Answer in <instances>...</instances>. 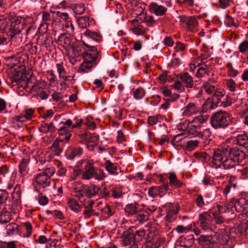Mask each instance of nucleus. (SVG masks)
<instances>
[{
    "label": "nucleus",
    "mask_w": 248,
    "mask_h": 248,
    "mask_svg": "<svg viewBox=\"0 0 248 248\" xmlns=\"http://www.w3.org/2000/svg\"><path fill=\"white\" fill-rule=\"evenodd\" d=\"M178 18L180 26H186L188 31L194 32L198 30V22L194 16L183 15L180 16Z\"/></svg>",
    "instance_id": "10"
},
{
    "label": "nucleus",
    "mask_w": 248,
    "mask_h": 248,
    "mask_svg": "<svg viewBox=\"0 0 248 248\" xmlns=\"http://www.w3.org/2000/svg\"><path fill=\"white\" fill-rule=\"evenodd\" d=\"M234 207L235 211L241 213L243 216H248V197H241L238 199L232 198L229 204L226 205L227 210Z\"/></svg>",
    "instance_id": "8"
},
{
    "label": "nucleus",
    "mask_w": 248,
    "mask_h": 248,
    "mask_svg": "<svg viewBox=\"0 0 248 248\" xmlns=\"http://www.w3.org/2000/svg\"><path fill=\"white\" fill-rule=\"evenodd\" d=\"M139 9V13H136V15L139 17L140 19L145 22L148 27H153L156 24V20L154 19L152 16H146L143 12V9L141 7H138Z\"/></svg>",
    "instance_id": "18"
},
{
    "label": "nucleus",
    "mask_w": 248,
    "mask_h": 248,
    "mask_svg": "<svg viewBox=\"0 0 248 248\" xmlns=\"http://www.w3.org/2000/svg\"><path fill=\"white\" fill-rule=\"evenodd\" d=\"M193 226H195V222H193L189 224L186 227H185L182 225H178L176 227L175 230L178 233H186L188 232H190L192 230Z\"/></svg>",
    "instance_id": "41"
},
{
    "label": "nucleus",
    "mask_w": 248,
    "mask_h": 248,
    "mask_svg": "<svg viewBox=\"0 0 248 248\" xmlns=\"http://www.w3.org/2000/svg\"><path fill=\"white\" fill-rule=\"evenodd\" d=\"M64 23V24H63V28L66 31V33H68L69 34H74V26L73 25L72 21Z\"/></svg>",
    "instance_id": "54"
},
{
    "label": "nucleus",
    "mask_w": 248,
    "mask_h": 248,
    "mask_svg": "<svg viewBox=\"0 0 248 248\" xmlns=\"http://www.w3.org/2000/svg\"><path fill=\"white\" fill-rule=\"evenodd\" d=\"M199 222L202 230L205 232L213 231V218L208 212H204L199 215Z\"/></svg>",
    "instance_id": "11"
},
{
    "label": "nucleus",
    "mask_w": 248,
    "mask_h": 248,
    "mask_svg": "<svg viewBox=\"0 0 248 248\" xmlns=\"http://www.w3.org/2000/svg\"><path fill=\"white\" fill-rule=\"evenodd\" d=\"M134 99L137 100L142 99L146 95L145 89L142 87H139L136 89H133L131 92Z\"/></svg>",
    "instance_id": "32"
},
{
    "label": "nucleus",
    "mask_w": 248,
    "mask_h": 248,
    "mask_svg": "<svg viewBox=\"0 0 248 248\" xmlns=\"http://www.w3.org/2000/svg\"><path fill=\"white\" fill-rule=\"evenodd\" d=\"M74 12L75 14L80 15L85 12V7L82 4L76 5L74 8Z\"/></svg>",
    "instance_id": "63"
},
{
    "label": "nucleus",
    "mask_w": 248,
    "mask_h": 248,
    "mask_svg": "<svg viewBox=\"0 0 248 248\" xmlns=\"http://www.w3.org/2000/svg\"><path fill=\"white\" fill-rule=\"evenodd\" d=\"M166 7L159 5L155 2H152L148 6V11L151 14H153L158 16H163L166 14L168 12V7L172 6V1L171 0H166L164 2Z\"/></svg>",
    "instance_id": "9"
},
{
    "label": "nucleus",
    "mask_w": 248,
    "mask_h": 248,
    "mask_svg": "<svg viewBox=\"0 0 248 248\" xmlns=\"http://www.w3.org/2000/svg\"><path fill=\"white\" fill-rule=\"evenodd\" d=\"M124 210L126 215L128 216H132L135 215L138 212L136 205H134L133 204H130L126 205Z\"/></svg>",
    "instance_id": "44"
},
{
    "label": "nucleus",
    "mask_w": 248,
    "mask_h": 248,
    "mask_svg": "<svg viewBox=\"0 0 248 248\" xmlns=\"http://www.w3.org/2000/svg\"><path fill=\"white\" fill-rule=\"evenodd\" d=\"M234 119L229 112L220 110L213 114L210 124L215 129H225L233 123Z\"/></svg>",
    "instance_id": "6"
},
{
    "label": "nucleus",
    "mask_w": 248,
    "mask_h": 248,
    "mask_svg": "<svg viewBox=\"0 0 248 248\" xmlns=\"http://www.w3.org/2000/svg\"><path fill=\"white\" fill-rule=\"evenodd\" d=\"M243 151L237 147H230L223 144L213 149L211 165L216 168H223L225 170L236 169L246 157Z\"/></svg>",
    "instance_id": "1"
},
{
    "label": "nucleus",
    "mask_w": 248,
    "mask_h": 248,
    "mask_svg": "<svg viewBox=\"0 0 248 248\" xmlns=\"http://www.w3.org/2000/svg\"><path fill=\"white\" fill-rule=\"evenodd\" d=\"M11 219V215L9 211H3L0 214V223L6 224Z\"/></svg>",
    "instance_id": "45"
},
{
    "label": "nucleus",
    "mask_w": 248,
    "mask_h": 248,
    "mask_svg": "<svg viewBox=\"0 0 248 248\" xmlns=\"http://www.w3.org/2000/svg\"><path fill=\"white\" fill-rule=\"evenodd\" d=\"M223 207L220 205H217L216 206L213 207L209 209L208 213L209 215L212 214L214 218L215 223L217 224H221L224 222V219L219 212H221Z\"/></svg>",
    "instance_id": "19"
},
{
    "label": "nucleus",
    "mask_w": 248,
    "mask_h": 248,
    "mask_svg": "<svg viewBox=\"0 0 248 248\" xmlns=\"http://www.w3.org/2000/svg\"><path fill=\"white\" fill-rule=\"evenodd\" d=\"M197 240H198L199 244L203 248H213L216 244L213 236L211 235H201Z\"/></svg>",
    "instance_id": "17"
},
{
    "label": "nucleus",
    "mask_w": 248,
    "mask_h": 248,
    "mask_svg": "<svg viewBox=\"0 0 248 248\" xmlns=\"http://www.w3.org/2000/svg\"><path fill=\"white\" fill-rule=\"evenodd\" d=\"M24 27V20L22 18H17L12 23L10 28L9 36L13 38L19 34Z\"/></svg>",
    "instance_id": "16"
},
{
    "label": "nucleus",
    "mask_w": 248,
    "mask_h": 248,
    "mask_svg": "<svg viewBox=\"0 0 248 248\" xmlns=\"http://www.w3.org/2000/svg\"><path fill=\"white\" fill-rule=\"evenodd\" d=\"M67 205L69 208L75 213H78L80 212L81 206L78 203V202L73 198H70L68 199L67 202Z\"/></svg>",
    "instance_id": "31"
},
{
    "label": "nucleus",
    "mask_w": 248,
    "mask_h": 248,
    "mask_svg": "<svg viewBox=\"0 0 248 248\" xmlns=\"http://www.w3.org/2000/svg\"><path fill=\"white\" fill-rule=\"evenodd\" d=\"M236 170L237 173H238L240 175L246 176L243 177V178L248 177V169L247 167H241L239 166L237 167Z\"/></svg>",
    "instance_id": "61"
},
{
    "label": "nucleus",
    "mask_w": 248,
    "mask_h": 248,
    "mask_svg": "<svg viewBox=\"0 0 248 248\" xmlns=\"http://www.w3.org/2000/svg\"><path fill=\"white\" fill-rule=\"evenodd\" d=\"M21 70L16 72L15 75L11 77V80L13 86H16L17 88H23L27 92H33L36 93L46 91L44 90L45 83L44 81H38L32 84L30 79H25L21 78L22 72L24 69V66L20 65Z\"/></svg>",
    "instance_id": "3"
},
{
    "label": "nucleus",
    "mask_w": 248,
    "mask_h": 248,
    "mask_svg": "<svg viewBox=\"0 0 248 248\" xmlns=\"http://www.w3.org/2000/svg\"><path fill=\"white\" fill-rule=\"evenodd\" d=\"M202 89L204 90L205 93L208 94H213L217 90L214 85L208 81H204L202 85Z\"/></svg>",
    "instance_id": "39"
},
{
    "label": "nucleus",
    "mask_w": 248,
    "mask_h": 248,
    "mask_svg": "<svg viewBox=\"0 0 248 248\" xmlns=\"http://www.w3.org/2000/svg\"><path fill=\"white\" fill-rule=\"evenodd\" d=\"M30 157L26 155L25 157L22 158L20 161L18 167H19V171L22 176H25L28 174V164L30 163Z\"/></svg>",
    "instance_id": "24"
},
{
    "label": "nucleus",
    "mask_w": 248,
    "mask_h": 248,
    "mask_svg": "<svg viewBox=\"0 0 248 248\" xmlns=\"http://www.w3.org/2000/svg\"><path fill=\"white\" fill-rule=\"evenodd\" d=\"M72 121L71 119L66 120L65 122H62V127L58 129V133L59 136L61 137V140L62 141H68L71 136V124Z\"/></svg>",
    "instance_id": "12"
},
{
    "label": "nucleus",
    "mask_w": 248,
    "mask_h": 248,
    "mask_svg": "<svg viewBox=\"0 0 248 248\" xmlns=\"http://www.w3.org/2000/svg\"><path fill=\"white\" fill-rule=\"evenodd\" d=\"M226 86L229 90L231 92H234L236 88L235 81L232 79H226Z\"/></svg>",
    "instance_id": "57"
},
{
    "label": "nucleus",
    "mask_w": 248,
    "mask_h": 248,
    "mask_svg": "<svg viewBox=\"0 0 248 248\" xmlns=\"http://www.w3.org/2000/svg\"><path fill=\"white\" fill-rule=\"evenodd\" d=\"M56 170L50 167L44 169L42 172L37 174L35 176L36 186L40 189H45L49 186L51 182L50 178L54 174Z\"/></svg>",
    "instance_id": "7"
},
{
    "label": "nucleus",
    "mask_w": 248,
    "mask_h": 248,
    "mask_svg": "<svg viewBox=\"0 0 248 248\" xmlns=\"http://www.w3.org/2000/svg\"><path fill=\"white\" fill-rule=\"evenodd\" d=\"M18 229L17 225L15 223H9L6 226V230H7V235L10 236L14 235L16 231Z\"/></svg>",
    "instance_id": "51"
},
{
    "label": "nucleus",
    "mask_w": 248,
    "mask_h": 248,
    "mask_svg": "<svg viewBox=\"0 0 248 248\" xmlns=\"http://www.w3.org/2000/svg\"><path fill=\"white\" fill-rule=\"evenodd\" d=\"M236 143L240 146L248 145V137L246 134H239L236 137Z\"/></svg>",
    "instance_id": "40"
},
{
    "label": "nucleus",
    "mask_w": 248,
    "mask_h": 248,
    "mask_svg": "<svg viewBox=\"0 0 248 248\" xmlns=\"http://www.w3.org/2000/svg\"><path fill=\"white\" fill-rule=\"evenodd\" d=\"M12 198L21 200V191L20 190V186L17 185L15 186L13 194H12Z\"/></svg>",
    "instance_id": "55"
},
{
    "label": "nucleus",
    "mask_w": 248,
    "mask_h": 248,
    "mask_svg": "<svg viewBox=\"0 0 248 248\" xmlns=\"http://www.w3.org/2000/svg\"><path fill=\"white\" fill-rule=\"evenodd\" d=\"M84 208L85 209L84 211H83V215H84V219H88L92 216H99V213L95 212L94 210L93 209V207Z\"/></svg>",
    "instance_id": "42"
},
{
    "label": "nucleus",
    "mask_w": 248,
    "mask_h": 248,
    "mask_svg": "<svg viewBox=\"0 0 248 248\" xmlns=\"http://www.w3.org/2000/svg\"><path fill=\"white\" fill-rule=\"evenodd\" d=\"M60 79L65 82H68V84H73L75 82L74 75H62V76H59Z\"/></svg>",
    "instance_id": "52"
},
{
    "label": "nucleus",
    "mask_w": 248,
    "mask_h": 248,
    "mask_svg": "<svg viewBox=\"0 0 248 248\" xmlns=\"http://www.w3.org/2000/svg\"><path fill=\"white\" fill-rule=\"evenodd\" d=\"M84 34L88 39H92L98 42L101 40V34L96 31L86 30Z\"/></svg>",
    "instance_id": "34"
},
{
    "label": "nucleus",
    "mask_w": 248,
    "mask_h": 248,
    "mask_svg": "<svg viewBox=\"0 0 248 248\" xmlns=\"http://www.w3.org/2000/svg\"><path fill=\"white\" fill-rule=\"evenodd\" d=\"M56 15L61 22L66 23L71 21V18L69 17L68 14L67 13H62L60 11H58L56 12Z\"/></svg>",
    "instance_id": "48"
},
{
    "label": "nucleus",
    "mask_w": 248,
    "mask_h": 248,
    "mask_svg": "<svg viewBox=\"0 0 248 248\" xmlns=\"http://www.w3.org/2000/svg\"><path fill=\"white\" fill-rule=\"evenodd\" d=\"M56 165L58 168V171H57V174L60 176H65L66 172V168L64 167L62 163L60 161H56Z\"/></svg>",
    "instance_id": "49"
},
{
    "label": "nucleus",
    "mask_w": 248,
    "mask_h": 248,
    "mask_svg": "<svg viewBox=\"0 0 248 248\" xmlns=\"http://www.w3.org/2000/svg\"><path fill=\"white\" fill-rule=\"evenodd\" d=\"M70 35L71 34L62 33L59 36L57 41L59 46H62L67 51L70 50L71 46L74 45L73 44V38Z\"/></svg>",
    "instance_id": "15"
},
{
    "label": "nucleus",
    "mask_w": 248,
    "mask_h": 248,
    "mask_svg": "<svg viewBox=\"0 0 248 248\" xmlns=\"http://www.w3.org/2000/svg\"><path fill=\"white\" fill-rule=\"evenodd\" d=\"M105 170L109 173L113 175L117 174L118 170V164L116 163H113L109 160H107L104 164Z\"/></svg>",
    "instance_id": "30"
},
{
    "label": "nucleus",
    "mask_w": 248,
    "mask_h": 248,
    "mask_svg": "<svg viewBox=\"0 0 248 248\" xmlns=\"http://www.w3.org/2000/svg\"><path fill=\"white\" fill-rule=\"evenodd\" d=\"M207 120L206 116L202 115L194 117L192 121L188 123L186 130L188 135L191 138L199 137L207 140L211 137L212 132L210 128L203 125Z\"/></svg>",
    "instance_id": "2"
},
{
    "label": "nucleus",
    "mask_w": 248,
    "mask_h": 248,
    "mask_svg": "<svg viewBox=\"0 0 248 248\" xmlns=\"http://www.w3.org/2000/svg\"><path fill=\"white\" fill-rule=\"evenodd\" d=\"M129 23L131 24L130 31L136 35H142L148 31V28L142 26V22L137 19L129 20Z\"/></svg>",
    "instance_id": "13"
},
{
    "label": "nucleus",
    "mask_w": 248,
    "mask_h": 248,
    "mask_svg": "<svg viewBox=\"0 0 248 248\" xmlns=\"http://www.w3.org/2000/svg\"><path fill=\"white\" fill-rule=\"evenodd\" d=\"M168 179L171 187L174 188H179L182 186V182L178 179L174 172L169 173Z\"/></svg>",
    "instance_id": "27"
},
{
    "label": "nucleus",
    "mask_w": 248,
    "mask_h": 248,
    "mask_svg": "<svg viewBox=\"0 0 248 248\" xmlns=\"http://www.w3.org/2000/svg\"><path fill=\"white\" fill-rule=\"evenodd\" d=\"M180 78L182 83L184 84L186 87L191 88L193 87L194 82L193 78L187 72L180 74Z\"/></svg>",
    "instance_id": "25"
},
{
    "label": "nucleus",
    "mask_w": 248,
    "mask_h": 248,
    "mask_svg": "<svg viewBox=\"0 0 248 248\" xmlns=\"http://www.w3.org/2000/svg\"><path fill=\"white\" fill-rule=\"evenodd\" d=\"M154 236V233L148 232L147 238H146L145 242L144 243L145 248H158V247H156L154 243V238L153 237Z\"/></svg>",
    "instance_id": "36"
},
{
    "label": "nucleus",
    "mask_w": 248,
    "mask_h": 248,
    "mask_svg": "<svg viewBox=\"0 0 248 248\" xmlns=\"http://www.w3.org/2000/svg\"><path fill=\"white\" fill-rule=\"evenodd\" d=\"M79 163L84 165L81 178L84 180L94 179L96 181H103L106 177L105 172L103 170L98 169L94 166V162L92 160H82Z\"/></svg>",
    "instance_id": "5"
},
{
    "label": "nucleus",
    "mask_w": 248,
    "mask_h": 248,
    "mask_svg": "<svg viewBox=\"0 0 248 248\" xmlns=\"http://www.w3.org/2000/svg\"><path fill=\"white\" fill-rule=\"evenodd\" d=\"M83 46L89 48V51L85 52L84 56V62L80 64L78 70L80 74H85L90 72L96 65V61L100 59L99 51L95 47L85 43L82 41Z\"/></svg>",
    "instance_id": "4"
},
{
    "label": "nucleus",
    "mask_w": 248,
    "mask_h": 248,
    "mask_svg": "<svg viewBox=\"0 0 248 248\" xmlns=\"http://www.w3.org/2000/svg\"><path fill=\"white\" fill-rule=\"evenodd\" d=\"M180 242L184 243V247H189L191 246L194 241V238L192 234L188 235L186 236H182L180 237Z\"/></svg>",
    "instance_id": "38"
},
{
    "label": "nucleus",
    "mask_w": 248,
    "mask_h": 248,
    "mask_svg": "<svg viewBox=\"0 0 248 248\" xmlns=\"http://www.w3.org/2000/svg\"><path fill=\"white\" fill-rule=\"evenodd\" d=\"M199 141L198 140H190L186 142V149L188 151H191L198 147Z\"/></svg>",
    "instance_id": "47"
},
{
    "label": "nucleus",
    "mask_w": 248,
    "mask_h": 248,
    "mask_svg": "<svg viewBox=\"0 0 248 248\" xmlns=\"http://www.w3.org/2000/svg\"><path fill=\"white\" fill-rule=\"evenodd\" d=\"M179 206L178 204L170 205L166 214V219L168 221L171 222L174 219V217L178 213Z\"/></svg>",
    "instance_id": "28"
},
{
    "label": "nucleus",
    "mask_w": 248,
    "mask_h": 248,
    "mask_svg": "<svg viewBox=\"0 0 248 248\" xmlns=\"http://www.w3.org/2000/svg\"><path fill=\"white\" fill-rule=\"evenodd\" d=\"M34 117V108H25L22 111L21 115L14 116V122L23 123L28 120H31Z\"/></svg>",
    "instance_id": "14"
},
{
    "label": "nucleus",
    "mask_w": 248,
    "mask_h": 248,
    "mask_svg": "<svg viewBox=\"0 0 248 248\" xmlns=\"http://www.w3.org/2000/svg\"><path fill=\"white\" fill-rule=\"evenodd\" d=\"M239 51L241 53H245L248 50V41H244L239 44L238 46Z\"/></svg>",
    "instance_id": "59"
},
{
    "label": "nucleus",
    "mask_w": 248,
    "mask_h": 248,
    "mask_svg": "<svg viewBox=\"0 0 248 248\" xmlns=\"http://www.w3.org/2000/svg\"><path fill=\"white\" fill-rule=\"evenodd\" d=\"M54 129L55 127L53 123L48 124L43 123L38 128V130L42 134H46L48 132H54Z\"/></svg>",
    "instance_id": "33"
},
{
    "label": "nucleus",
    "mask_w": 248,
    "mask_h": 248,
    "mask_svg": "<svg viewBox=\"0 0 248 248\" xmlns=\"http://www.w3.org/2000/svg\"><path fill=\"white\" fill-rule=\"evenodd\" d=\"M202 183L203 185L206 186H213L215 185V182L210 176H206L202 179Z\"/></svg>",
    "instance_id": "64"
},
{
    "label": "nucleus",
    "mask_w": 248,
    "mask_h": 248,
    "mask_svg": "<svg viewBox=\"0 0 248 248\" xmlns=\"http://www.w3.org/2000/svg\"><path fill=\"white\" fill-rule=\"evenodd\" d=\"M235 101V98L232 97V93H229L225 96L224 101H222V106L227 108L232 105Z\"/></svg>",
    "instance_id": "50"
},
{
    "label": "nucleus",
    "mask_w": 248,
    "mask_h": 248,
    "mask_svg": "<svg viewBox=\"0 0 248 248\" xmlns=\"http://www.w3.org/2000/svg\"><path fill=\"white\" fill-rule=\"evenodd\" d=\"M160 117V115H156L149 116L148 118V124L150 125L153 126L157 123L158 118Z\"/></svg>",
    "instance_id": "62"
},
{
    "label": "nucleus",
    "mask_w": 248,
    "mask_h": 248,
    "mask_svg": "<svg viewBox=\"0 0 248 248\" xmlns=\"http://www.w3.org/2000/svg\"><path fill=\"white\" fill-rule=\"evenodd\" d=\"M64 141H62L61 140V139H56L52 143V146H51V149L52 151L54 152V154L56 155H60L61 153H62V148L60 146V142H62Z\"/></svg>",
    "instance_id": "35"
},
{
    "label": "nucleus",
    "mask_w": 248,
    "mask_h": 248,
    "mask_svg": "<svg viewBox=\"0 0 248 248\" xmlns=\"http://www.w3.org/2000/svg\"><path fill=\"white\" fill-rule=\"evenodd\" d=\"M102 205V202H99L97 203V208L98 210L105 212L108 216H111L115 213V207L113 205H105L103 207H99V205Z\"/></svg>",
    "instance_id": "29"
},
{
    "label": "nucleus",
    "mask_w": 248,
    "mask_h": 248,
    "mask_svg": "<svg viewBox=\"0 0 248 248\" xmlns=\"http://www.w3.org/2000/svg\"><path fill=\"white\" fill-rule=\"evenodd\" d=\"M47 214H51L54 217L56 218H58L60 219H64V215L62 214V213L61 211L58 210H54L53 211H50L49 210H46V211Z\"/></svg>",
    "instance_id": "60"
},
{
    "label": "nucleus",
    "mask_w": 248,
    "mask_h": 248,
    "mask_svg": "<svg viewBox=\"0 0 248 248\" xmlns=\"http://www.w3.org/2000/svg\"><path fill=\"white\" fill-rule=\"evenodd\" d=\"M131 217L132 221L140 224H142L148 220L149 218L148 213L144 209L140 210L137 214H134Z\"/></svg>",
    "instance_id": "20"
},
{
    "label": "nucleus",
    "mask_w": 248,
    "mask_h": 248,
    "mask_svg": "<svg viewBox=\"0 0 248 248\" xmlns=\"http://www.w3.org/2000/svg\"><path fill=\"white\" fill-rule=\"evenodd\" d=\"M200 111L198 104L195 103H188L184 108L182 115L184 117H190Z\"/></svg>",
    "instance_id": "21"
},
{
    "label": "nucleus",
    "mask_w": 248,
    "mask_h": 248,
    "mask_svg": "<svg viewBox=\"0 0 248 248\" xmlns=\"http://www.w3.org/2000/svg\"><path fill=\"white\" fill-rule=\"evenodd\" d=\"M83 153V149L81 147H78L73 148L70 155L68 156V158L70 160H73L76 157L80 156Z\"/></svg>",
    "instance_id": "43"
},
{
    "label": "nucleus",
    "mask_w": 248,
    "mask_h": 248,
    "mask_svg": "<svg viewBox=\"0 0 248 248\" xmlns=\"http://www.w3.org/2000/svg\"><path fill=\"white\" fill-rule=\"evenodd\" d=\"M20 202L21 200L12 199V200L6 202L5 209L10 210L13 213H16V211L20 207Z\"/></svg>",
    "instance_id": "26"
},
{
    "label": "nucleus",
    "mask_w": 248,
    "mask_h": 248,
    "mask_svg": "<svg viewBox=\"0 0 248 248\" xmlns=\"http://www.w3.org/2000/svg\"><path fill=\"white\" fill-rule=\"evenodd\" d=\"M99 188L98 186H95L94 185H91L90 187L89 188V192H87V196L89 197H92L95 195L98 192Z\"/></svg>",
    "instance_id": "58"
},
{
    "label": "nucleus",
    "mask_w": 248,
    "mask_h": 248,
    "mask_svg": "<svg viewBox=\"0 0 248 248\" xmlns=\"http://www.w3.org/2000/svg\"><path fill=\"white\" fill-rule=\"evenodd\" d=\"M76 196L78 198L79 202H80L81 205L84 207V208L93 207L94 201L89 199V196H85L83 194V191H79Z\"/></svg>",
    "instance_id": "23"
},
{
    "label": "nucleus",
    "mask_w": 248,
    "mask_h": 248,
    "mask_svg": "<svg viewBox=\"0 0 248 248\" xmlns=\"http://www.w3.org/2000/svg\"><path fill=\"white\" fill-rule=\"evenodd\" d=\"M24 227H25L26 233L24 234V237L28 238L30 236L32 233V225L30 222H26L23 224Z\"/></svg>",
    "instance_id": "56"
},
{
    "label": "nucleus",
    "mask_w": 248,
    "mask_h": 248,
    "mask_svg": "<svg viewBox=\"0 0 248 248\" xmlns=\"http://www.w3.org/2000/svg\"><path fill=\"white\" fill-rule=\"evenodd\" d=\"M135 229V227H132L129 228L127 231L124 232L123 240H122L121 242L123 246H128L132 242H133L134 241H135L134 237V230Z\"/></svg>",
    "instance_id": "22"
},
{
    "label": "nucleus",
    "mask_w": 248,
    "mask_h": 248,
    "mask_svg": "<svg viewBox=\"0 0 248 248\" xmlns=\"http://www.w3.org/2000/svg\"><path fill=\"white\" fill-rule=\"evenodd\" d=\"M135 229L134 230V238H135V240L137 242H139L142 241L145 236V231L143 230H140L139 231H136Z\"/></svg>",
    "instance_id": "46"
},
{
    "label": "nucleus",
    "mask_w": 248,
    "mask_h": 248,
    "mask_svg": "<svg viewBox=\"0 0 248 248\" xmlns=\"http://www.w3.org/2000/svg\"><path fill=\"white\" fill-rule=\"evenodd\" d=\"M77 21H78L79 27L82 29L86 28L89 26V23L91 22V20H90L89 16H86L78 18Z\"/></svg>",
    "instance_id": "37"
},
{
    "label": "nucleus",
    "mask_w": 248,
    "mask_h": 248,
    "mask_svg": "<svg viewBox=\"0 0 248 248\" xmlns=\"http://www.w3.org/2000/svg\"><path fill=\"white\" fill-rule=\"evenodd\" d=\"M148 196L152 198L156 197L157 196L160 197V193L157 189L156 186H152L148 189Z\"/></svg>",
    "instance_id": "53"
}]
</instances>
